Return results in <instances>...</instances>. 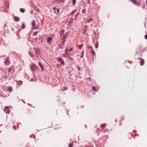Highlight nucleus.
<instances>
[{"mask_svg": "<svg viewBox=\"0 0 147 147\" xmlns=\"http://www.w3.org/2000/svg\"><path fill=\"white\" fill-rule=\"evenodd\" d=\"M38 28V27H36L35 28V29H37Z\"/></svg>", "mask_w": 147, "mask_h": 147, "instance_id": "obj_61", "label": "nucleus"}, {"mask_svg": "<svg viewBox=\"0 0 147 147\" xmlns=\"http://www.w3.org/2000/svg\"><path fill=\"white\" fill-rule=\"evenodd\" d=\"M98 47V43L97 42V43L96 45L95 46V47L96 48H97Z\"/></svg>", "mask_w": 147, "mask_h": 147, "instance_id": "obj_33", "label": "nucleus"}, {"mask_svg": "<svg viewBox=\"0 0 147 147\" xmlns=\"http://www.w3.org/2000/svg\"><path fill=\"white\" fill-rule=\"evenodd\" d=\"M88 26H85L84 28V30H87L88 29Z\"/></svg>", "mask_w": 147, "mask_h": 147, "instance_id": "obj_24", "label": "nucleus"}, {"mask_svg": "<svg viewBox=\"0 0 147 147\" xmlns=\"http://www.w3.org/2000/svg\"><path fill=\"white\" fill-rule=\"evenodd\" d=\"M11 70H12L13 71L12 73H13L15 71V69L14 68H12Z\"/></svg>", "mask_w": 147, "mask_h": 147, "instance_id": "obj_42", "label": "nucleus"}, {"mask_svg": "<svg viewBox=\"0 0 147 147\" xmlns=\"http://www.w3.org/2000/svg\"><path fill=\"white\" fill-rule=\"evenodd\" d=\"M65 38H66L65 36L63 37V38H62V40H64V39H65Z\"/></svg>", "mask_w": 147, "mask_h": 147, "instance_id": "obj_48", "label": "nucleus"}, {"mask_svg": "<svg viewBox=\"0 0 147 147\" xmlns=\"http://www.w3.org/2000/svg\"><path fill=\"white\" fill-rule=\"evenodd\" d=\"M64 63H65L64 61V60H63L61 62V64L63 65L64 64Z\"/></svg>", "mask_w": 147, "mask_h": 147, "instance_id": "obj_30", "label": "nucleus"}, {"mask_svg": "<svg viewBox=\"0 0 147 147\" xmlns=\"http://www.w3.org/2000/svg\"><path fill=\"white\" fill-rule=\"evenodd\" d=\"M67 87H65V90H67Z\"/></svg>", "mask_w": 147, "mask_h": 147, "instance_id": "obj_54", "label": "nucleus"}, {"mask_svg": "<svg viewBox=\"0 0 147 147\" xmlns=\"http://www.w3.org/2000/svg\"><path fill=\"white\" fill-rule=\"evenodd\" d=\"M57 9V12L58 13L59 11V9Z\"/></svg>", "mask_w": 147, "mask_h": 147, "instance_id": "obj_59", "label": "nucleus"}, {"mask_svg": "<svg viewBox=\"0 0 147 147\" xmlns=\"http://www.w3.org/2000/svg\"><path fill=\"white\" fill-rule=\"evenodd\" d=\"M4 111L5 113L7 114H9L10 113V110L9 108L7 107H5L4 109Z\"/></svg>", "mask_w": 147, "mask_h": 147, "instance_id": "obj_2", "label": "nucleus"}, {"mask_svg": "<svg viewBox=\"0 0 147 147\" xmlns=\"http://www.w3.org/2000/svg\"><path fill=\"white\" fill-rule=\"evenodd\" d=\"M34 78H32L30 80V81H34Z\"/></svg>", "mask_w": 147, "mask_h": 147, "instance_id": "obj_44", "label": "nucleus"}, {"mask_svg": "<svg viewBox=\"0 0 147 147\" xmlns=\"http://www.w3.org/2000/svg\"><path fill=\"white\" fill-rule=\"evenodd\" d=\"M12 69V67H9V69L8 72H10L11 71Z\"/></svg>", "mask_w": 147, "mask_h": 147, "instance_id": "obj_31", "label": "nucleus"}, {"mask_svg": "<svg viewBox=\"0 0 147 147\" xmlns=\"http://www.w3.org/2000/svg\"><path fill=\"white\" fill-rule=\"evenodd\" d=\"M73 20H74L73 18H71V19L69 21V24H72L73 23Z\"/></svg>", "mask_w": 147, "mask_h": 147, "instance_id": "obj_16", "label": "nucleus"}, {"mask_svg": "<svg viewBox=\"0 0 147 147\" xmlns=\"http://www.w3.org/2000/svg\"><path fill=\"white\" fill-rule=\"evenodd\" d=\"M3 77H4L5 79H7V77L6 76H4Z\"/></svg>", "mask_w": 147, "mask_h": 147, "instance_id": "obj_46", "label": "nucleus"}, {"mask_svg": "<svg viewBox=\"0 0 147 147\" xmlns=\"http://www.w3.org/2000/svg\"><path fill=\"white\" fill-rule=\"evenodd\" d=\"M86 32V30H84V31L82 33V34H85Z\"/></svg>", "mask_w": 147, "mask_h": 147, "instance_id": "obj_43", "label": "nucleus"}, {"mask_svg": "<svg viewBox=\"0 0 147 147\" xmlns=\"http://www.w3.org/2000/svg\"><path fill=\"white\" fill-rule=\"evenodd\" d=\"M17 82V84L19 85H21L22 84V81L21 80L18 81Z\"/></svg>", "mask_w": 147, "mask_h": 147, "instance_id": "obj_9", "label": "nucleus"}, {"mask_svg": "<svg viewBox=\"0 0 147 147\" xmlns=\"http://www.w3.org/2000/svg\"><path fill=\"white\" fill-rule=\"evenodd\" d=\"M144 38L145 39H147V34H146L145 35Z\"/></svg>", "mask_w": 147, "mask_h": 147, "instance_id": "obj_41", "label": "nucleus"}, {"mask_svg": "<svg viewBox=\"0 0 147 147\" xmlns=\"http://www.w3.org/2000/svg\"><path fill=\"white\" fill-rule=\"evenodd\" d=\"M93 20V19L92 18H90V19L88 20L87 21V22L89 23H90V22H91V21H92Z\"/></svg>", "mask_w": 147, "mask_h": 147, "instance_id": "obj_20", "label": "nucleus"}, {"mask_svg": "<svg viewBox=\"0 0 147 147\" xmlns=\"http://www.w3.org/2000/svg\"><path fill=\"white\" fill-rule=\"evenodd\" d=\"M130 2L132 3L135 5L136 4H138V3L136 2V0H130Z\"/></svg>", "mask_w": 147, "mask_h": 147, "instance_id": "obj_7", "label": "nucleus"}, {"mask_svg": "<svg viewBox=\"0 0 147 147\" xmlns=\"http://www.w3.org/2000/svg\"><path fill=\"white\" fill-rule=\"evenodd\" d=\"M92 90L95 91H96V87L95 86H93L92 87Z\"/></svg>", "mask_w": 147, "mask_h": 147, "instance_id": "obj_27", "label": "nucleus"}, {"mask_svg": "<svg viewBox=\"0 0 147 147\" xmlns=\"http://www.w3.org/2000/svg\"><path fill=\"white\" fill-rule=\"evenodd\" d=\"M32 7L34 9L35 8V7H36V6L35 5H32Z\"/></svg>", "mask_w": 147, "mask_h": 147, "instance_id": "obj_40", "label": "nucleus"}, {"mask_svg": "<svg viewBox=\"0 0 147 147\" xmlns=\"http://www.w3.org/2000/svg\"><path fill=\"white\" fill-rule=\"evenodd\" d=\"M34 9L35 10L37 11H39V9L37 7H35V8Z\"/></svg>", "mask_w": 147, "mask_h": 147, "instance_id": "obj_23", "label": "nucleus"}, {"mask_svg": "<svg viewBox=\"0 0 147 147\" xmlns=\"http://www.w3.org/2000/svg\"><path fill=\"white\" fill-rule=\"evenodd\" d=\"M140 5V3H138V4H136L135 5L139 6Z\"/></svg>", "mask_w": 147, "mask_h": 147, "instance_id": "obj_45", "label": "nucleus"}, {"mask_svg": "<svg viewBox=\"0 0 147 147\" xmlns=\"http://www.w3.org/2000/svg\"><path fill=\"white\" fill-rule=\"evenodd\" d=\"M65 40H63L61 42L62 44L61 45H58V47L60 49H62V47L64 45L65 42Z\"/></svg>", "mask_w": 147, "mask_h": 147, "instance_id": "obj_4", "label": "nucleus"}, {"mask_svg": "<svg viewBox=\"0 0 147 147\" xmlns=\"http://www.w3.org/2000/svg\"><path fill=\"white\" fill-rule=\"evenodd\" d=\"M38 31H36L34 32V33L33 34V35H36V34L38 33Z\"/></svg>", "mask_w": 147, "mask_h": 147, "instance_id": "obj_28", "label": "nucleus"}, {"mask_svg": "<svg viewBox=\"0 0 147 147\" xmlns=\"http://www.w3.org/2000/svg\"><path fill=\"white\" fill-rule=\"evenodd\" d=\"M86 9H83L82 10V13H84V14H85L86 13Z\"/></svg>", "mask_w": 147, "mask_h": 147, "instance_id": "obj_22", "label": "nucleus"}, {"mask_svg": "<svg viewBox=\"0 0 147 147\" xmlns=\"http://www.w3.org/2000/svg\"><path fill=\"white\" fill-rule=\"evenodd\" d=\"M26 26L25 24L24 23L22 24V26L21 27V28L24 29L26 28Z\"/></svg>", "mask_w": 147, "mask_h": 147, "instance_id": "obj_13", "label": "nucleus"}, {"mask_svg": "<svg viewBox=\"0 0 147 147\" xmlns=\"http://www.w3.org/2000/svg\"><path fill=\"white\" fill-rule=\"evenodd\" d=\"M68 57L71 59L73 60V58L70 57L69 55Z\"/></svg>", "mask_w": 147, "mask_h": 147, "instance_id": "obj_50", "label": "nucleus"}, {"mask_svg": "<svg viewBox=\"0 0 147 147\" xmlns=\"http://www.w3.org/2000/svg\"><path fill=\"white\" fill-rule=\"evenodd\" d=\"M53 38L51 37H49L47 39V42L49 45H51V41L52 40Z\"/></svg>", "mask_w": 147, "mask_h": 147, "instance_id": "obj_5", "label": "nucleus"}, {"mask_svg": "<svg viewBox=\"0 0 147 147\" xmlns=\"http://www.w3.org/2000/svg\"><path fill=\"white\" fill-rule=\"evenodd\" d=\"M35 22L34 21H32V28H34L35 26Z\"/></svg>", "mask_w": 147, "mask_h": 147, "instance_id": "obj_15", "label": "nucleus"}, {"mask_svg": "<svg viewBox=\"0 0 147 147\" xmlns=\"http://www.w3.org/2000/svg\"><path fill=\"white\" fill-rule=\"evenodd\" d=\"M34 52L36 54V57L37 58L38 57L40 54V50L39 49H35Z\"/></svg>", "mask_w": 147, "mask_h": 147, "instance_id": "obj_1", "label": "nucleus"}, {"mask_svg": "<svg viewBox=\"0 0 147 147\" xmlns=\"http://www.w3.org/2000/svg\"><path fill=\"white\" fill-rule=\"evenodd\" d=\"M7 26V25L6 24H5L4 26V28H5V27Z\"/></svg>", "mask_w": 147, "mask_h": 147, "instance_id": "obj_51", "label": "nucleus"}, {"mask_svg": "<svg viewBox=\"0 0 147 147\" xmlns=\"http://www.w3.org/2000/svg\"><path fill=\"white\" fill-rule=\"evenodd\" d=\"M140 65L141 66H142L144 65V60H142L140 61Z\"/></svg>", "mask_w": 147, "mask_h": 147, "instance_id": "obj_14", "label": "nucleus"}, {"mask_svg": "<svg viewBox=\"0 0 147 147\" xmlns=\"http://www.w3.org/2000/svg\"><path fill=\"white\" fill-rule=\"evenodd\" d=\"M35 136H34V138L35 139Z\"/></svg>", "mask_w": 147, "mask_h": 147, "instance_id": "obj_63", "label": "nucleus"}, {"mask_svg": "<svg viewBox=\"0 0 147 147\" xmlns=\"http://www.w3.org/2000/svg\"><path fill=\"white\" fill-rule=\"evenodd\" d=\"M65 31V30L63 29L61 31V33L60 34V35L61 36H62L63 34H64V32Z\"/></svg>", "mask_w": 147, "mask_h": 147, "instance_id": "obj_17", "label": "nucleus"}, {"mask_svg": "<svg viewBox=\"0 0 147 147\" xmlns=\"http://www.w3.org/2000/svg\"><path fill=\"white\" fill-rule=\"evenodd\" d=\"M65 0H60V3H64L65 1Z\"/></svg>", "mask_w": 147, "mask_h": 147, "instance_id": "obj_36", "label": "nucleus"}, {"mask_svg": "<svg viewBox=\"0 0 147 147\" xmlns=\"http://www.w3.org/2000/svg\"><path fill=\"white\" fill-rule=\"evenodd\" d=\"M13 90V89L11 87H10L8 89V91L9 92H12Z\"/></svg>", "mask_w": 147, "mask_h": 147, "instance_id": "obj_11", "label": "nucleus"}, {"mask_svg": "<svg viewBox=\"0 0 147 147\" xmlns=\"http://www.w3.org/2000/svg\"><path fill=\"white\" fill-rule=\"evenodd\" d=\"M73 144L72 143H70L69 144L68 147H73Z\"/></svg>", "mask_w": 147, "mask_h": 147, "instance_id": "obj_35", "label": "nucleus"}, {"mask_svg": "<svg viewBox=\"0 0 147 147\" xmlns=\"http://www.w3.org/2000/svg\"><path fill=\"white\" fill-rule=\"evenodd\" d=\"M38 64L39 66L41 68L42 70L43 71V67L41 63L40 62H38Z\"/></svg>", "mask_w": 147, "mask_h": 147, "instance_id": "obj_8", "label": "nucleus"}, {"mask_svg": "<svg viewBox=\"0 0 147 147\" xmlns=\"http://www.w3.org/2000/svg\"><path fill=\"white\" fill-rule=\"evenodd\" d=\"M73 1V5H75L76 3V0H72Z\"/></svg>", "mask_w": 147, "mask_h": 147, "instance_id": "obj_25", "label": "nucleus"}, {"mask_svg": "<svg viewBox=\"0 0 147 147\" xmlns=\"http://www.w3.org/2000/svg\"><path fill=\"white\" fill-rule=\"evenodd\" d=\"M87 3L88 4H91L90 3V0H88V1H87Z\"/></svg>", "mask_w": 147, "mask_h": 147, "instance_id": "obj_38", "label": "nucleus"}, {"mask_svg": "<svg viewBox=\"0 0 147 147\" xmlns=\"http://www.w3.org/2000/svg\"><path fill=\"white\" fill-rule=\"evenodd\" d=\"M142 48V45H140L139 46L138 48V51H140Z\"/></svg>", "mask_w": 147, "mask_h": 147, "instance_id": "obj_12", "label": "nucleus"}, {"mask_svg": "<svg viewBox=\"0 0 147 147\" xmlns=\"http://www.w3.org/2000/svg\"><path fill=\"white\" fill-rule=\"evenodd\" d=\"M13 18L14 21L16 22H19L20 20V18L19 17L16 16H14Z\"/></svg>", "mask_w": 147, "mask_h": 147, "instance_id": "obj_6", "label": "nucleus"}, {"mask_svg": "<svg viewBox=\"0 0 147 147\" xmlns=\"http://www.w3.org/2000/svg\"><path fill=\"white\" fill-rule=\"evenodd\" d=\"M77 69L79 71H80V68L79 67H77Z\"/></svg>", "mask_w": 147, "mask_h": 147, "instance_id": "obj_49", "label": "nucleus"}, {"mask_svg": "<svg viewBox=\"0 0 147 147\" xmlns=\"http://www.w3.org/2000/svg\"><path fill=\"white\" fill-rule=\"evenodd\" d=\"M83 45V44H82L80 46H78V47L79 49H80L82 47Z\"/></svg>", "mask_w": 147, "mask_h": 147, "instance_id": "obj_34", "label": "nucleus"}, {"mask_svg": "<svg viewBox=\"0 0 147 147\" xmlns=\"http://www.w3.org/2000/svg\"><path fill=\"white\" fill-rule=\"evenodd\" d=\"M56 9V7H54L53 8V9L54 10L55 9Z\"/></svg>", "mask_w": 147, "mask_h": 147, "instance_id": "obj_56", "label": "nucleus"}, {"mask_svg": "<svg viewBox=\"0 0 147 147\" xmlns=\"http://www.w3.org/2000/svg\"><path fill=\"white\" fill-rule=\"evenodd\" d=\"M91 52L92 54L94 56H95L96 55V53H95L94 51L93 50H92Z\"/></svg>", "mask_w": 147, "mask_h": 147, "instance_id": "obj_19", "label": "nucleus"}, {"mask_svg": "<svg viewBox=\"0 0 147 147\" xmlns=\"http://www.w3.org/2000/svg\"><path fill=\"white\" fill-rule=\"evenodd\" d=\"M57 58L58 59V61H60L62 60V57H57Z\"/></svg>", "mask_w": 147, "mask_h": 147, "instance_id": "obj_26", "label": "nucleus"}, {"mask_svg": "<svg viewBox=\"0 0 147 147\" xmlns=\"http://www.w3.org/2000/svg\"><path fill=\"white\" fill-rule=\"evenodd\" d=\"M72 50H73V49H72V48H71V49H70L69 50V52H70V51H72Z\"/></svg>", "mask_w": 147, "mask_h": 147, "instance_id": "obj_47", "label": "nucleus"}, {"mask_svg": "<svg viewBox=\"0 0 147 147\" xmlns=\"http://www.w3.org/2000/svg\"><path fill=\"white\" fill-rule=\"evenodd\" d=\"M106 124L105 123H103L101 125V128H104L105 127V125Z\"/></svg>", "mask_w": 147, "mask_h": 147, "instance_id": "obj_29", "label": "nucleus"}, {"mask_svg": "<svg viewBox=\"0 0 147 147\" xmlns=\"http://www.w3.org/2000/svg\"><path fill=\"white\" fill-rule=\"evenodd\" d=\"M81 52H82V54H83V55H84V51H82Z\"/></svg>", "mask_w": 147, "mask_h": 147, "instance_id": "obj_58", "label": "nucleus"}, {"mask_svg": "<svg viewBox=\"0 0 147 147\" xmlns=\"http://www.w3.org/2000/svg\"><path fill=\"white\" fill-rule=\"evenodd\" d=\"M78 14H79V13H77L76 14V17H77V16H78Z\"/></svg>", "mask_w": 147, "mask_h": 147, "instance_id": "obj_55", "label": "nucleus"}, {"mask_svg": "<svg viewBox=\"0 0 147 147\" xmlns=\"http://www.w3.org/2000/svg\"><path fill=\"white\" fill-rule=\"evenodd\" d=\"M88 79H89V80H90V78H88Z\"/></svg>", "mask_w": 147, "mask_h": 147, "instance_id": "obj_64", "label": "nucleus"}, {"mask_svg": "<svg viewBox=\"0 0 147 147\" xmlns=\"http://www.w3.org/2000/svg\"><path fill=\"white\" fill-rule=\"evenodd\" d=\"M8 1H6L5 2V3H8Z\"/></svg>", "mask_w": 147, "mask_h": 147, "instance_id": "obj_62", "label": "nucleus"}, {"mask_svg": "<svg viewBox=\"0 0 147 147\" xmlns=\"http://www.w3.org/2000/svg\"><path fill=\"white\" fill-rule=\"evenodd\" d=\"M83 56V54H82V55L80 57H82Z\"/></svg>", "mask_w": 147, "mask_h": 147, "instance_id": "obj_53", "label": "nucleus"}, {"mask_svg": "<svg viewBox=\"0 0 147 147\" xmlns=\"http://www.w3.org/2000/svg\"><path fill=\"white\" fill-rule=\"evenodd\" d=\"M20 11L22 13H24L25 11V9L23 8H20Z\"/></svg>", "mask_w": 147, "mask_h": 147, "instance_id": "obj_18", "label": "nucleus"}, {"mask_svg": "<svg viewBox=\"0 0 147 147\" xmlns=\"http://www.w3.org/2000/svg\"><path fill=\"white\" fill-rule=\"evenodd\" d=\"M87 47L89 49H91L92 50V46H90L89 47L87 46Z\"/></svg>", "mask_w": 147, "mask_h": 147, "instance_id": "obj_39", "label": "nucleus"}, {"mask_svg": "<svg viewBox=\"0 0 147 147\" xmlns=\"http://www.w3.org/2000/svg\"><path fill=\"white\" fill-rule=\"evenodd\" d=\"M67 35V32H66V34H65V36H66Z\"/></svg>", "mask_w": 147, "mask_h": 147, "instance_id": "obj_60", "label": "nucleus"}, {"mask_svg": "<svg viewBox=\"0 0 147 147\" xmlns=\"http://www.w3.org/2000/svg\"><path fill=\"white\" fill-rule=\"evenodd\" d=\"M75 12V10H73L72 11V12L70 13V14H71L72 15Z\"/></svg>", "mask_w": 147, "mask_h": 147, "instance_id": "obj_37", "label": "nucleus"}, {"mask_svg": "<svg viewBox=\"0 0 147 147\" xmlns=\"http://www.w3.org/2000/svg\"><path fill=\"white\" fill-rule=\"evenodd\" d=\"M67 48H66L65 49V53H66V54L67 55H68V54L67 53Z\"/></svg>", "mask_w": 147, "mask_h": 147, "instance_id": "obj_32", "label": "nucleus"}, {"mask_svg": "<svg viewBox=\"0 0 147 147\" xmlns=\"http://www.w3.org/2000/svg\"><path fill=\"white\" fill-rule=\"evenodd\" d=\"M28 53H29L30 57H33L34 56V55L33 54V53L32 52H31L30 51V52H28Z\"/></svg>", "mask_w": 147, "mask_h": 147, "instance_id": "obj_10", "label": "nucleus"}, {"mask_svg": "<svg viewBox=\"0 0 147 147\" xmlns=\"http://www.w3.org/2000/svg\"><path fill=\"white\" fill-rule=\"evenodd\" d=\"M5 65H8L10 64V61L9 57H7L5 61Z\"/></svg>", "mask_w": 147, "mask_h": 147, "instance_id": "obj_3", "label": "nucleus"}, {"mask_svg": "<svg viewBox=\"0 0 147 147\" xmlns=\"http://www.w3.org/2000/svg\"><path fill=\"white\" fill-rule=\"evenodd\" d=\"M0 96L1 97H2L3 96L2 94H0Z\"/></svg>", "mask_w": 147, "mask_h": 147, "instance_id": "obj_52", "label": "nucleus"}, {"mask_svg": "<svg viewBox=\"0 0 147 147\" xmlns=\"http://www.w3.org/2000/svg\"><path fill=\"white\" fill-rule=\"evenodd\" d=\"M13 127L15 129H16V126L15 125H13Z\"/></svg>", "mask_w": 147, "mask_h": 147, "instance_id": "obj_57", "label": "nucleus"}, {"mask_svg": "<svg viewBox=\"0 0 147 147\" xmlns=\"http://www.w3.org/2000/svg\"><path fill=\"white\" fill-rule=\"evenodd\" d=\"M56 66L58 68L61 67L62 66L60 64H57L56 65Z\"/></svg>", "mask_w": 147, "mask_h": 147, "instance_id": "obj_21", "label": "nucleus"}]
</instances>
